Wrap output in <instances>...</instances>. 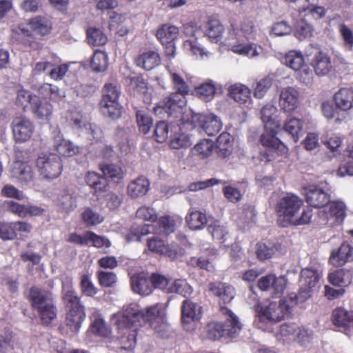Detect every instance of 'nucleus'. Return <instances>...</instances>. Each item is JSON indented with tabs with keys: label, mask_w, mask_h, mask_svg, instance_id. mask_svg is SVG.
Masks as SVG:
<instances>
[{
	"label": "nucleus",
	"mask_w": 353,
	"mask_h": 353,
	"mask_svg": "<svg viewBox=\"0 0 353 353\" xmlns=\"http://www.w3.org/2000/svg\"><path fill=\"white\" fill-rule=\"evenodd\" d=\"M102 100L100 104L107 105V103H119L121 89L114 83H105L103 86Z\"/></svg>",
	"instance_id": "a19ab883"
},
{
	"label": "nucleus",
	"mask_w": 353,
	"mask_h": 353,
	"mask_svg": "<svg viewBox=\"0 0 353 353\" xmlns=\"http://www.w3.org/2000/svg\"><path fill=\"white\" fill-rule=\"evenodd\" d=\"M81 219L87 226H94L103 222L104 218L92 208H85L81 212Z\"/></svg>",
	"instance_id": "49530a36"
},
{
	"label": "nucleus",
	"mask_w": 353,
	"mask_h": 353,
	"mask_svg": "<svg viewBox=\"0 0 353 353\" xmlns=\"http://www.w3.org/2000/svg\"><path fill=\"white\" fill-rule=\"evenodd\" d=\"M181 323L187 331L194 330L202 316V307L190 299H185L181 305Z\"/></svg>",
	"instance_id": "9b49d317"
},
{
	"label": "nucleus",
	"mask_w": 353,
	"mask_h": 353,
	"mask_svg": "<svg viewBox=\"0 0 353 353\" xmlns=\"http://www.w3.org/2000/svg\"><path fill=\"white\" fill-rule=\"evenodd\" d=\"M148 227V225H144L141 227L138 228L133 227L131 230L130 233L128 234L126 240L129 242L142 241H146L147 243H152L153 241L154 243L163 242V240L159 239L157 238H155L154 236L147 238L145 239H143V237L148 235L149 233Z\"/></svg>",
	"instance_id": "c9c22d12"
},
{
	"label": "nucleus",
	"mask_w": 353,
	"mask_h": 353,
	"mask_svg": "<svg viewBox=\"0 0 353 353\" xmlns=\"http://www.w3.org/2000/svg\"><path fill=\"white\" fill-rule=\"evenodd\" d=\"M300 102V92L294 86H286L281 89L279 105L285 113H291L296 110Z\"/></svg>",
	"instance_id": "f8f14e48"
},
{
	"label": "nucleus",
	"mask_w": 353,
	"mask_h": 353,
	"mask_svg": "<svg viewBox=\"0 0 353 353\" xmlns=\"http://www.w3.org/2000/svg\"><path fill=\"white\" fill-rule=\"evenodd\" d=\"M233 139L227 132L221 133L216 140L217 154L219 157L225 159L231 155L233 151Z\"/></svg>",
	"instance_id": "473e14b6"
},
{
	"label": "nucleus",
	"mask_w": 353,
	"mask_h": 353,
	"mask_svg": "<svg viewBox=\"0 0 353 353\" xmlns=\"http://www.w3.org/2000/svg\"><path fill=\"white\" fill-rule=\"evenodd\" d=\"M179 29L174 26L168 24L163 25L157 32V37L163 45L172 43L177 38Z\"/></svg>",
	"instance_id": "e433bc0d"
},
{
	"label": "nucleus",
	"mask_w": 353,
	"mask_h": 353,
	"mask_svg": "<svg viewBox=\"0 0 353 353\" xmlns=\"http://www.w3.org/2000/svg\"><path fill=\"white\" fill-rule=\"evenodd\" d=\"M36 166L40 176L47 180L59 177L62 171L61 158L53 153L41 154L37 159Z\"/></svg>",
	"instance_id": "9d476101"
},
{
	"label": "nucleus",
	"mask_w": 353,
	"mask_h": 353,
	"mask_svg": "<svg viewBox=\"0 0 353 353\" xmlns=\"http://www.w3.org/2000/svg\"><path fill=\"white\" fill-rule=\"evenodd\" d=\"M148 248L152 252L175 259L183 255L184 250L179 244H148Z\"/></svg>",
	"instance_id": "4be33fe9"
},
{
	"label": "nucleus",
	"mask_w": 353,
	"mask_h": 353,
	"mask_svg": "<svg viewBox=\"0 0 353 353\" xmlns=\"http://www.w3.org/2000/svg\"><path fill=\"white\" fill-rule=\"evenodd\" d=\"M171 280L166 278L165 276L154 273L151 275V284L152 285V290L154 288H159L163 291L168 293Z\"/></svg>",
	"instance_id": "680f3d73"
},
{
	"label": "nucleus",
	"mask_w": 353,
	"mask_h": 353,
	"mask_svg": "<svg viewBox=\"0 0 353 353\" xmlns=\"http://www.w3.org/2000/svg\"><path fill=\"white\" fill-rule=\"evenodd\" d=\"M12 132L17 141H26L32 136L33 125L27 118L17 117L12 121Z\"/></svg>",
	"instance_id": "6ab92c4d"
},
{
	"label": "nucleus",
	"mask_w": 353,
	"mask_h": 353,
	"mask_svg": "<svg viewBox=\"0 0 353 353\" xmlns=\"http://www.w3.org/2000/svg\"><path fill=\"white\" fill-rule=\"evenodd\" d=\"M174 130H179L178 126L169 125L164 121L158 122L154 130L157 141L159 143L164 142L168 138L169 132H172Z\"/></svg>",
	"instance_id": "09e8293b"
},
{
	"label": "nucleus",
	"mask_w": 353,
	"mask_h": 353,
	"mask_svg": "<svg viewBox=\"0 0 353 353\" xmlns=\"http://www.w3.org/2000/svg\"><path fill=\"white\" fill-rule=\"evenodd\" d=\"M54 148L62 156H72L76 150L72 142L63 138L59 130L53 132Z\"/></svg>",
	"instance_id": "cd10ccee"
},
{
	"label": "nucleus",
	"mask_w": 353,
	"mask_h": 353,
	"mask_svg": "<svg viewBox=\"0 0 353 353\" xmlns=\"http://www.w3.org/2000/svg\"><path fill=\"white\" fill-rule=\"evenodd\" d=\"M78 194L74 189L65 188L60 190L57 196V205L60 210L68 213L77 207Z\"/></svg>",
	"instance_id": "a211bd4d"
},
{
	"label": "nucleus",
	"mask_w": 353,
	"mask_h": 353,
	"mask_svg": "<svg viewBox=\"0 0 353 353\" xmlns=\"http://www.w3.org/2000/svg\"><path fill=\"white\" fill-rule=\"evenodd\" d=\"M353 261V247L350 244H341V246L332 250L329 262L334 267H342Z\"/></svg>",
	"instance_id": "aec40b11"
},
{
	"label": "nucleus",
	"mask_w": 353,
	"mask_h": 353,
	"mask_svg": "<svg viewBox=\"0 0 353 353\" xmlns=\"http://www.w3.org/2000/svg\"><path fill=\"white\" fill-rule=\"evenodd\" d=\"M167 70L176 92L172 93L153 108L154 113L162 117L165 114L168 116L176 117L175 114L181 113L186 103L185 95L189 92L188 86L181 77L182 70L171 63L167 65Z\"/></svg>",
	"instance_id": "7ed1b4c3"
},
{
	"label": "nucleus",
	"mask_w": 353,
	"mask_h": 353,
	"mask_svg": "<svg viewBox=\"0 0 353 353\" xmlns=\"http://www.w3.org/2000/svg\"><path fill=\"white\" fill-rule=\"evenodd\" d=\"M321 276V272L316 268L303 269L301 272L299 292L290 299H295V303H302L308 299L312 295V290L317 287Z\"/></svg>",
	"instance_id": "1a4fd4ad"
},
{
	"label": "nucleus",
	"mask_w": 353,
	"mask_h": 353,
	"mask_svg": "<svg viewBox=\"0 0 353 353\" xmlns=\"http://www.w3.org/2000/svg\"><path fill=\"white\" fill-rule=\"evenodd\" d=\"M137 217L144 221L154 222L157 220V213L153 208L141 206L136 212Z\"/></svg>",
	"instance_id": "69168bd1"
},
{
	"label": "nucleus",
	"mask_w": 353,
	"mask_h": 353,
	"mask_svg": "<svg viewBox=\"0 0 353 353\" xmlns=\"http://www.w3.org/2000/svg\"><path fill=\"white\" fill-rule=\"evenodd\" d=\"M207 217L205 214L199 211L190 209L187 216L186 222L192 230H201L207 223Z\"/></svg>",
	"instance_id": "58836bf2"
},
{
	"label": "nucleus",
	"mask_w": 353,
	"mask_h": 353,
	"mask_svg": "<svg viewBox=\"0 0 353 353\" xmlns=\"http://www.w3.org/2000/svg\"><path fill=\"white\" fill-rule=\"evenodd\" d=\"M305 190L306 201L312 207L323 208L330 201V194L318 185H308Z\"/></svg>",
	"instance_id": "dca6fc26"
},
{
	"label": "nucleus",
	"mask_w": 353,
	"mask_h": 353,
	"mask_svg": "<svg viewBox=\"0 0 353 353\" xmlns=\"http://www.w3.org/2000/svg\"><path fill=\"white\" fill-rule=\"evenodd\" d=\"M334 99L338 108L347 111L353 108V90L341 88L335 93Z\"/></svg>",
	"instance_id": "c756f323"
},
{
	"label": "nucleus",
	"mask_w": 353,
	"mask_h": 353,
	"mask_svg": "<svg viewBox=\"0 0 353 353\" xmlns=\"http://www.w3.org/2000/svg\"><path fill=\"white\" fill-rule=\"evenodd\" d=\"M85 318V311L67 312L65 323L72 332H78Z\"/></svg>",
	"instance_id": "ea45409f"
},
{
	"label": "nucleus",
	"mask_w": 353,
	"mask_h": 353,
	"mask_svg": "<svg viewBox=\"0 0 353 353\" xmlns=\"http://www.w3.org/2000/svg\"><path fill=\"white\" fill-rule=\"evenodd\" d=\"M261 119L264 123L265 132L261 135V142L267 148L265 153L269 161L285 150V145L276 137L281 130L282 119L277 108L272 103L264 105L261 110Z\"/></svg>",
	"instance_id": "f03ea898"
},
{
	"label": "nucleus",
	"mask_w": 353,
	"mask_h": 353,
	"mask_svg": "<svg viewBox=\"0 0 353 353\" xmlns=\"http://www.w3.org/2000/svg\"><path fill=\"white\" fill-rule=\"evenodd\" d=\"M130 284L132 291L140 295H149L152 292L151 277L149 278L148 274L144 272L132 275Z\"/></svg>",
	"instance_id": "412c9836"
},
{
	"label": "nucleus",
	"mask_w": 353,
	"mask_h": 353,
	"mask_svg": "<svg viewBox=\"0 0 353 353\" xmlns=\"http://www.w3.org/2000/svg\"><path fill=\"white\" fill-rule=\"evenodd\" d=\"M221 312L225 318V323H209L204 330V336L206 339L215 341L224 336L234 337L240 332L242 324L237 316L227 307H221Z\"/></svg>",
	"instance_id": "39448f33"
},
{
	"label": "nucleus",
	"mask_w": 353,
	"mask_h": 353,
	"mask_svg": "<svg viewBox=\"0 0 353 353\" xmlns=\"http://www.w3.org/2000/svg\"><path fill=\"white\" fill-rule=\"evenodd\" d=\"M215 84L212 81L205 82L196 88V94L202 100L208 101L212 99L216 93Z\"/></svg>",
	"instance_id": "8fccbe9b"
},
{
	"label": "nucleus",
	"mask_w": 353,
	"mask_h": 353,
	"mask_svg": "<svg viewBox=\"0 0 353 353\" xmlns=\"http://www.w3.org/2000/svg\"><path fill=\"white\" fill-rule=\"evenodd\" d=\"M101 170L106 179L118 182L123 178V171L120 166L114 164H105L101 165Z\"/></svg>",
	"instance_id": "3c124183"
},
{
	"label": "nucleus",
	"mask_w": 353,
	"mask_h": 353,
	"mask_svg": "<svg viewBox=\"0 0 353 353\" xmlns=\"http://www.w3.org/2000/svg\"><path fill=\"white\" fill-rule=\"evenodd\" d=\"M256 255L259 259L263 261L270 259L279 250L281 244H257Z\"/></svg>",
	"instance_id": "5fc2aeb1"
},
{
	"label": "nucleus",
	"mask_w": 353,
	"mask_h": 353,
	"mask_svg": "<svg viewBox=\"0 0 353 353\" xmlns=\"http://www.w3.org/2000/svg\"><path fill=\"white\" fill-rule=\"evenodd\" d=\"M102 113L111 119H117L121 116V105L119 103H107V105L101 104Z\"/></svg>",
	"instance_id": "338daca9"
},
{
	"label": "nucleus",
	"mask_w": 353,
	"mask_h": 353,
	"mask_svg": "<svg viewBox=\"0 0 353 353\" xmlns=\"http://www.w3.org/2000/svg\"><path fill=\"white\" fill-rule=\"evenodd\" d=\"M350 312L342 307H338L333 310L332 321L338 331L350 335Z\"/></svg>",
	"instance_id": "5701e85b"
},
{
	"label": "nucleus",
	"mask_w": 353,
	"mask_h": 353,
	"mask_svg": "<svg viewBox=\"0 0 353 353\" xmlns=\"http://www.w3.org/2000/svg\"><path fill=\"white\" fill-rule=\"evenodd\" d=\"M303 123L300 119L292 117L287 120L283 129L296 141L299 138V133L301 131Z\"/></svg>",
	"instance_id": "864d4df0"
},
{
	"label": "nucleus",
	"mask_w": 353,
	"mask_h": 353,
	"mask_svg": "<svg viewBox=\"0 0 353 353\" xmlns=\"http://www.w3.org/2000/svg\"><path fill=\"white\" fill-rule=\"evenodd\" d=\"M229 30V39L234 41L230 42L231 50L236 54L246 56L250 58L259 56L261 48L254 43H244L241 38L248 40L256 39V29L250 21H243L239 25L232 24Z\"/></svg>",
	"instance_id": "20e7f679"
},
{
	"label": "nucleus",
	"mask_w": 353,
	"mask_h": 353,
	"mask_svg": "<svg viewBox=\"0 0 353 353\" xmlns=\"http://www.w3.org/2000/svg\"><path fill=\"white\" fill-rule=\"evenodd\" d=\"M192 291V288L185 280L176 279L174 281H170L168 293L174 292L186 296L190 294Z\"/></svg>",
	"instance_id": "4d7b16f0"
},
{
	"label": "nucleus",
	"mask_w": 353,
	"mask_h": 353,
	"mask_svg": "<svg viewBox=\"0 0 353 353\" xmlns=\"http://www.w3.org/2000/svg\"><path fill=\"white\" fill-rule=\"evenodd\" d=\"M91 323L89 331L95 335L103 338H109L112 335V330L105 321L102 314L96 308L91 310L90 316Z\"/></svg>",
	"instance_id": "f3484780"
},
{
	"label": "nucleus",
	"mask_w": 353,
	"mask_h": 353,
	"mask_svg": "<svg viewBox=\"0 0 353 353\" xmlns=\"http://www.w3.org/2000/svg\"><path fill=\"white\" fill-rule=\"evenodd\" d=\"M287 279L285 276H276L270 274L261 277L258 287L262 291L271 290L275 296H281L286 288Z\"/></svg>",
	"instance_id": "4468645a"
},
{
	"label": "nucleus",
	"mask_w": 353,
	"mask_h": 353,
	"mask_svg": "<svg viewBox=\"0 0 353 353\" xmlns=\"http://www.w3.org/2000/svg\"><path fill=\"white\" fill-rule=\"evenodd\" d=\"M87 39L93 46H103L107 42V37L97 28H89L87 31Z\"/></svg>",
	"instance_id": "bf43d9fd"
},
{
	"label": "nucleus",
	"mask_w": 353,
	"mask_h": 353,
	"mask_svg": "<svg viewBox=\"0 0 353 353\" xmlns=\"http://www.w3.org/2000/svg\"><path fill=\"white\" fill-rule=\"evenodd\" d=\"M303 204V200L294 194L283 196L276 205L280 224L283 227L292 224Z\"/></svg>",
	"instance_id": "6e6552de"
},
{
	"label": "nucleus",
	"mask_w": 353,
	"mask_h": 353,
	"mask_svg": "<svg viewBox=\"0 0 353 353\" xmlns=\"http://www.w3.org/2000/svg\"><path fill=\"white\" fill-rule=\"evenodd\" d=\"M28 299L43 324H50L57 317V307L50 292L37 287H32Z\"/></svg>",
	"instance_id": "423d86ee"
},
{
	"label": "nucleus",
	"mask_w": 353,
	"mask_h": 353,
	"mask_svg": "<svg viewBox=\"0 0 353 353\" xmlns=\"http://www.w3.org/2000/svg\"><path fill=\"white\" fill-rule=\"evenodd\" d=\"M230 97L239 104L250 103L251 101V91L245 85L241 83H235L229 88Z\"/></svg>",
	"instance_id": "2f4dec72"
},
{
	"label": "nucleus",
	"mask_w": 353,
	"mask_h": 353,
	"mask_svg": "<svg viewBox=\"0 0 353 353\" xmlns=\"http://www.w3.org/2000/svg\"><path fill=\"white\" fill-rule=\"evenodd\" d=\"M85 181L88 185L92 187L95 191H105L108 186L106 179L101 176L94 172H88L85 176Z\"/></svg>",
	"instance_id": "de8ad7c7"
},
{
	"label": "nucleus",
	"mask_w": 353,
	"mask_h": 353,
	"mask_svg": "<svg viewBox=\"0 0 353 353\" xmlns=\"http://www.w3.org/2000/svg\"><path fill=\"white\" fill-rule=\"evenodd\" d=\"M91 67L94 71L102 72L108 68V55L105 52L97 50L92 56Z\"/></svg>",
	"instance_id": "603ef678"
},
{
	"label": "nucleus",
	"mask_w": 353,
	"mask_h": 353,
	"mask_svg": "<svg viewBox=\"0 0 353 353\" xmlns=\"http://www.w3.org/2000/svg\"><path fill=\"white\" fill-rule=\"evenodd\" d=\"M312 65L317 75L327 74L332 68L330 58L326 53L321 51L315 54Z\"/></svg>",
	"instance_id": "7c9ffc66"
},
{
	"label": "nucleus",
	"mask_w": 353,
	"mask_h": 353,
	"mask_svg": "<svg viewBox=\"0 0 353 353\" xmlns=\"http://www.w3.org/2000/svg\"><path fill=\"white\" fill-rule=\"evenodd\" d=\"M214 142L210 139H203L191 150L192 155L201 159L208 157L212 153Z\"/></svg>",
	"instance_id": "c03bdc74"
},
{
	"label": "nucleus",
	"mask_w": 353,
	"mask_h": 353,
	"mask_svg": "<svg viewBox=\"0 0 353 353\" xmlns=\"http://www.w3.org/2000/svg\"><path fill=\"white\" fill-rule=\"evenodd\" d=\"M163 315L162 304L142 307L136 303L124 305L121 310L110 316V321L115 327L122 343L128 348H133L137 343L138 330L154 324Z\"/></svg>",
	"instance_id": "f257e3e1"
},
{
	"label": "nucleus",
	"mask_w": 353,
	"mask_h": 353,
	"mask_svg": "<svg viewBox=\"0 0 353 353\" xmlns=\"http://www.w3.org/2000/svg\"><path fill=\"white\" fill-rule=\"evenodd\" d=\"M68 241L70 243H110L105 241L103 237H101L92 232H86L83 236L72 233L70 234Z\"/></svg>",
	"instance_id": "a18cd8bd"
},
{
	"label": "nucleus",
	"mask_w": 353,
	"mask_h": 353,
	"mask_svg": "<svg viewBox=\"0 0 353 353\" xmlns=\"http://www.w3.org/2000/svg\"><path fill=\"white\" fill-rule=\"evenodd\" d=\"M126 83L129 90L135 93H145L147 90V83L142 77H128L126 79Z\"/></svg>",
	"instance_id": "13d9d810"
},
{
	"label": "nucleus",
	"mask_w": 353,
	"mask_h": 353,
	"mask_svg": "<svg viewBox=\"0 0 353 353\" xmlns=\"http://www.w3.org/2000/svg\"><path fill=\"white\" fill-rule=\"evenodd\" d=\"M283 63L295 71H299L304 67L305 61L300 51L290 50L284 57Z\"/></svg>",
	"instance_id": "4c0bfd02"
},
{
	"label": "nucleus",
	"mask_w": 353,
	"mask_h": 353,
	"mask_svg": "<svg viewBox=\"0 0 353 353\" xmlns=\"http://www.w3.org/2000/svg\"><path fill=\"white\" fill-rule=\"evenodd\" d=\"M353 270L351 269H338L328 276L329 281L334 285L339 287L348 286L352 281Z\"/></svg>",
	"instance_id": "bb28decb"
},
{
	"label": "nucleus",
	"mask_w": 353,
	"mask_h": 353,
	"mask_svg": "<svg viewBox=\"0 0 353 353\" xmlns=\"http://www.w3.org/2000/svg\"><path fill=\"white\" fill-rule=\"evenodd\" d=\"M136 63L138 66L146 70H150L160 64L161 58L157 52L148 51L139 55Z\"/></svg>",
	"instance_id": "72a5a7b5"
},
{
	"label": "nucleus",
	"mask_w": 353,
	"mask_h": 353,
	"mask_svg": "<svg viewBox=\"0 0 353 353\" xmlns=\"http://www.w3.org/2000/svg\"><path fill=\"white\" fill-rule=\"evenodd\" d=\"M11 175L21 183H27L33 179L32 167L28 163L16 161L11 167Z\"/></svg>",
	"instance_id": "393cba45"
},
{
	"label": "nucleus",
	"mask_w": 353,
	"mask_h": 353,
	"mask_svg": "<svg viewBox=\"0 0 353 353\" xmlns=\"http://www.w3.org/2000/svg\"><path fill=\"white\" fill-rule=\"evenodd\" d=\"M290 307L287 301L280 299L278 302H271L268 306H257V316L254 324L257 327L267 332H272L273 329L266 327L265 323L272 324L281 321L289 312Z\"/></svg>",
	"instance_id": "0eeeda50"
},
{
	"label": "nucleus",
	"mask_w": 353,
	"mask_h": 353,
	"mask_svg": "<svg viewBox=\"0 0 353 353\" xmlns=\"http://www.w3.org/2000/svg\"><path fill=\"white\" fill-rule=\"evenodd\" d=\"M210 291L224 303H228L234 299L235 296L234 288L225 283H212L210 284Z\"/></svg>",
	"instance_id": "a878e982"
},
{
	"label": "nucleus",
	"mask_w": 353,
	"mask_h": 353,
	"mask_svg": "<svg viewBox=\"0 0 353 353\" xmlns=\"http://www.w3.org/2000/svg\"><path fill=\"white\" fill-rule=\"evenodd\" d=\"M148 180L140 176L132 181L128 186V193L132 198L143 196L149 190Z\"/></svg>",
	"instance_id": "f704fd0d"
},
{
	"label": "nucleus",
	"mask_w": 353,
	"mask_h": 353,
	"mask_svg": "<svg viewBox=\"0 0 353 353\" xmlns=\"http://www.w3.org/2000/svg\"><path fill=\"white\" fill-rule=\"evenodd\" d=\"M80 288L83 294L92 297L95 296L98 290L92 283L91 278L88 274H83L81 277Z\"/></svg>",
	"instance_id": "052dcab7"
},
{
	"label": "nucleus",
	"mask_w": 353,
	"mask_h": 353,
	"mask_svg": "<svg viewBox=\"0 0 353 353\" xmlns=\"http://www.w3.org/2000/svg\"><path fill=\"white\" fill-rule=\"evenodd\" d=\"M192 121L199 125L209 136L215 135L222 128L221 121L214 114H194L192 117Z\"/></svg>",
	"instance_id": "2eb2a0df"
},
{
	"label": "nucleus",
	"mask_w": 353,
	"mask_h": 353,
	"mask_svg": "<svg viewBox=\"0 0 353 353\" xmlns=\"http://www.w3.org/2000/svg\"><path fill=\"white\" fill-rule=\"evenodd\" d=\"M181 223L182 219L180 217H174L170 216L161 217L159 220L160 233L168 235L173 232L176 228L181 225Z\"/></svg>",
	"instance_id": "79ce46f5"
},
{
	"label": "nucleus",
	"mask_w": 353,
	"mask_h": 353,
	"mask_svg": "<svg viewBox=\"0 0 353 353\" xmlns=\"http://www.w3.org/2000/svg\"><path fill=\"white\" fill-rule=\"evenodd\" d=\"M137 120L140 131L144 134H147L153 123L152 117L142 111H139L137 113Z\"/></svg>",
	"instance_id": "e2e57ef3"
},
{
	"label": "nucleus",
	"mask_w": 353,
	"mask_h": 353,
	"mask_svg": "<svg viewBox=\"0 0 353 353\" xmlns=\"http://www.w3.org/2000/svg\"><path fill=\"white\" fill-rule=\"evenodd\" d=\"M339 34L342 39L344 48L350 51L353 49V31L345 23H340L338 26Z\"/></svg>",
	"instance_id": "6e6d98bb"
},
{
	"label": "nucleus",
	"mask_w": 353,
	"mask_h": 353,
	"mask_svg": "<svg viewBox=\"0 0 353 353\" xmlns=\"http://www.w3.org/2000/svg\"><path fill=\"white\" fill-rule=\"evenodd\" d=\"M30 109L33 114L41 120H49L53 111L52 105L48 101H42L37 96L33 97Z\"/></svg>",
	"instance_id": "b1692460"
},
{
	"label": "nucleus",
	"mask_w": 353,
	"mask_h": 353,
	"mask_svg": "<svg viewBox=\"0 0 353 353\" xmlns=\"http://www.w3.org/2000/svg\"><path fill=\"white\" fill-rule=\"evenodd\" d=\"M35 96L36 95H32L29 91L21 88L17 91L16 103L23 109H25L28 105L31 107L33 101V97Z\"/></svg>",
	"instance_id": "774afa93"
},
{
	"label": "nucleus",
	"mask_w": 353,
	"mask_h": 353,
	"mask_svg": "<svg viewBox=\"0 0 353 353\" xmlns=\"http://www.w3.org/2000/svg\"><path fill=\"white\" fill-rule=\"evenodd\" d=\"M328 213L330 218L328 216L326 223L332 225L335 222H341L345 216V205L341 201H330L327 204Z\"/></svg>",
	"instance_id": "c85d7f7f"
},
{
	"label": "nucleus",
	"mask_w": 353,
	"mask_h": 353,
	"mask_svg": "<svg viewBox=\"0 0 353 353\" xmlns=\"http://www.w3.org/2000/svg\"><path fill=\"white\" fill-rule=\"evenodd\" d=\"M174 134L170 136V145L172 149H181L188 148L192 144V141L189 134L180 132L177 130H174Z\"/></svg>",
	"instance_id": "37998d69"
},
{
	"label": "nucleus",
	"mask_w": 353,
	"mask_h": 353,
	"mask_svg": "<svg viewBox=\"0 0 353 353\" xmlns=\"http://www.w3.org/2000/svg\"><path fill=\"white\" fill-rule=\"evenodd\" d=\"M223 30V26L218 20H210L207 24L206 32L207 35L210 39H217L222 34Z\"/></svg>",
	"instance_id": "0e129e2a"
},
{
	"label": "nucleus",
	"mask_w": 353,
	"mask_h": 353,
	"mask_svg": "<svg viewBox=\"0 0 353 353\" xmlns=\"http://www.w3.org/2000/svg\"><path fill=\"white\" fill-rule=\"evenodd\" d=\"M62 296L67 312L85 311L81 298L73 289L71 278L62 281Z\"/></svg>",
	"instance_id": "ddd939ff"
}]
</instances>
